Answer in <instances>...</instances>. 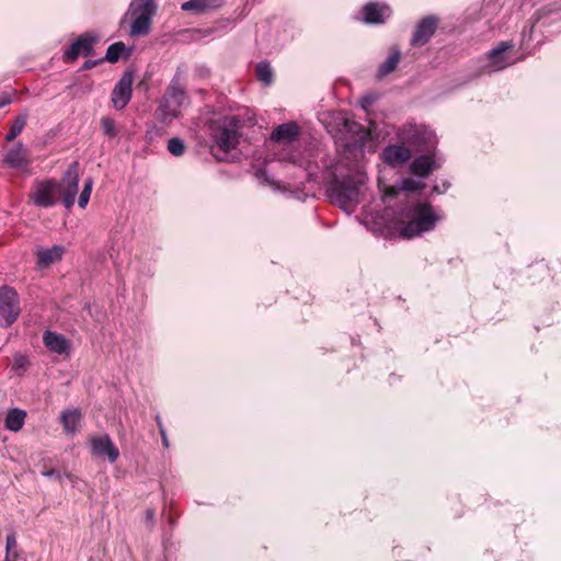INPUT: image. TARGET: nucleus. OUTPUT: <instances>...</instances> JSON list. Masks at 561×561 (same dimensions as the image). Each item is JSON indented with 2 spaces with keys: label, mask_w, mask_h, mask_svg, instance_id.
<instances>
[{
  "label": "nucleus",
  "mask_w": 561,
  "mask_h": 561,
  "mask_svg": "<svg viewBox=\"0 0 561 561\" xmlns=\"http://www.w3.org/2000/svg\"><path fill=\"white\" fill-rule=\"evenodd\" d=\"M442 216L428 203L416 202L407 206L402 211L400 236L412 239L435 229Z\"/></svg>",
  "instance_id": "1"
},
{
  "label": "nucleus",
  "mask_w": 561,
  "mask_h": 561,
  "mask_svg": "<svg viewBox=\"0 0 561 561\" xmlns=\"http://www.w3.org/2000/svg\"><path fill=\"white\" fill-rule=\"evenodd\" d=\"M360 181L353 175L339 176L331 173V180L327 186L330 201L348 214L359 201Z\"/></svg>",
  "instance_id": "2"
},
{
  "label": "nucleus",
  "mask_w": 561,
  "mask_h": 561,
  "mask_svg": "<svg viewBox=\"0 0 561 561\" xmlns=\"http://www.w3.org/2000/svg\"><path fill=\"white\" fill-rule=\"evenodd\" d=\"M241 121L237 116L225 117L222 121L210 125V135L218 148L228 153L239 142Z\"/></svg>",
  "instance_id": "3"
},
{
  "label": "nucleus",
  "mask_w": 561,
  "mask_h": 561,
  "mask_svg": "<svg viewBox=\"0 0 561 561\" xmlns=\"http://www.w3.org/2000/svg\"><path fill=\"white\" fill-rule=\"evenodd\" d=\"M156 11L154 0H133L127 12L133 18L130 35H147L150 32Z\"/></svg>",
  "instance_id": "4"
},
{
  "label": "nucleus",
  "mask_w": 561,
  "mask_h": 561,
  "mask_svg": "<svg viewBox=\"0 0 561 561\" xmlns=\"http://www.w3.org/2000/svg\"><path fill=\"white\" fill-rule=\"evenodd\" d=\"M399 138L419 152L433 153L436 147V136L423 125H407L400 133Z\"/></svg>",
  "instance_id": "5"
},
{
  "label": "nucleus",
  "mask_w": 561,
  "mask_h": 561,
  "mask_svg": "<svg viewBox=\"0 0 561 561\" xmlns=\"http://www.w3.org/2000/svg\"><path fill=\"white\" fill-rule=\"evenodd\" d=\"M186 100V92L181 85L179 78L175 76L163 98L159 104V112L161 114L162 122H171L173 118L179 116V110Z\"/></svg>",
  "instance_id": "6"
},
{
  "label": "nucleus",
  "mask_w": 561,
  "mask_h": 561,
  "mask_svg": "<svg viewBox=\"0 0 561 561\" xmlns=\"http://www.w3.org/2000/svg\"><path fill=\"white\" fill-rule=\"evenodd\" d=\"M59 183L55 179L35 180L30 193L32 203L41 208H50L58 202Z\"/></svg>",
  "instance_id": "7"
},
{
  "label": "nucleus",
  "mask_w": 561,
  "mask_h": 561,
  "mask_svg": "<svg viewBox=\"0 0 561 561\" xmlns=\"http://www.w3.org/2000/svg\"><path fill=\"white\" fill-rule=\"evenodd\" d=\"M19 296L14 288L0 287V327L9 328L20 314Z\"/></svg>",
  "instance_id": "8"
},
{
  "label": "nucleus",
  "mask_w": 561,
  "mask_h": 561,
  "mask_svg": "<svg viewBox=\"0 0 561 561\" xmlns=\"http://www.w3.org/2000/svg\"><path fill=\"white\" fill-rule=\"evenodd\" d=\"M79 163L77 161L72 162L68 169L65 171L62 178L59 183V194L62 199V204L67 209H70L76 201V196L79 191Z\"/></svg>",
  "instance_id": "9"
},
{
  "label": "nucleus",
  "mask_w": 561,
  "mask_h": 561,
  "mask_svg": "<svg viewBox=\"0 0 561 561\" xmlns=\"http://www.w3.org/2000/svg\"><path fill=\"white\" fill-rule=\"evenodd\" d=\"M99 37L90 33L80 35L70 47L64 53V60L66 62H72L77 60L79 55L85 57L93 55V46L98 42Z\"/></svg>",
  "instance_id": "10"
},
{
  "label": "nucleus",
  "mask_w": 561,
  "mask_h": 561,
  "mask_svg": "<svg viewBox=\"0 0 561 561\" xmlns=\"http://www.w3.org/2000/svg\"><path fill=\"white\" fill-rule=\"evenodd\" d=\"M134 76L130 71L124 72L115 84L111 100L116 110H123L131 99Z\"/></svg>",
  "instance_id": "11"
},
{
  "label": "nucleus",
  "mask_w": 561,
  "mask_h": 561,
  "mask_svg": "<svg viewBox=\"0 0 561 561\" xmlns=\"http://www.w3.org/2000/svg\"><path fill=\"white\" fill-rule=\"evenodd\" d=\"M513 48L508 42H501L496 47L488 53V64L485 66L489 72L500 71L512 64L506 53Z\"/></svg>",
  "instance_id": "12"
},
{
  "label": "nucleus",
  "mask_w": 561,
  "mask_h": 561,
  "mask_svg": "<svg viewBox=\"0 0 561 561\" xmlns=\"http://www.w3.org/2000/svg\"><path fill=\"white\" fill-rule=\"evenodd\" d=\"M3 162L12 169L26 171L31 164L28 149L22 142H16L7 151Z\"/></svg>",
  "instance_id": "13"
},
{
  "label": "nucleus",
  "mask_w": 561,
  "mask_h": 561,
  "mask_svg": "<svg viewBox=\"0 0 561 561\" xmlns=\"http://www.w3.org/2000/svg\"><path fill=\"white\" fill-rule=\"evenodd\" d=\"M438 25V19L435 16H426L422 19L416 27L415 31L411 37V45L412 46H423L425 45L431 37L434 35L436 28Z\"/></svg>",
  "instance_id": "14"
},
{
  "label": "nucleus",
  "mask_w": 561,
  "mask_h": 561,
  "mask_svg": "<svg viewBox=\"0 0 561 561\" xmlns=\"http://www.w3.org/2000/svg\"><path fill=\"white\" fill-rule=\"evenodd\" d=\"M363 21L366 24H381L391 15V9L378 2H368L362 9Z\"/></svg>",
  "instance_id": "15"
},
{
  "label": "nucleus",
  "mask_w": 561,
  "mask_h": 561,
  "mask_svg": "<svg viewBox=\"0 0 561 561\" xmlns=\"http://www.w3.org/2000/svg\"><path fill=\"white\" fill-rule=\"evenodd\" d=\"M92 451L98 456H106L110 462H115L119 457L118 448L108 435L94 437L92 439Z\"/></svg>",
  "instance_id": "16"
},
{
  "label": "nucleus",
  "mask_w": 561,
  "mask_h": 561,
  "mask_svg": "<svg viewBox=\"0 0 561 561\" xmlns=\"http://www.w3.org/2000/svg\"><path fill=\"white\" fill-rule=\"evenodd\" d=\"M382 159L388 164H401L410 160L411 150L404 145H389L382 150Z\"/></svg>",
  "instance_id": "17"
},
{
  "label": "nucleus",
  "mask_w": 561,
  "mask_h": 561,
  "mask_svg": "<svg viewBox=\"0 0 561 561\" xmlns=\"http://www.w3.org/2000/svg\"><path fill=\"white\" fill-rule=\"evenodd\" d=\"M43 343L51 353L59 355L67 353L70 347L69 340L62 334L49 330L44 332Z\"/></svg>",
  "instance_id": "18"
},
{
  "label": "nucleus",
  "mask_w": 561,
  "mask_h": 561,
  "mask_svg": "<svg viewBox=\"0 0 561 561\" xmlns=\"http://www.w3.org/2000/svg\"><path fill=\"white\" fill-rule=\"evenodd\" d=\"M299 135V127L296 123H285L277 126L271 134V140L275 142H291Z\"/></svg>",
  "instance_id": "19"
},
{
  "label": "nucleus",
  "mask_w": 561,
  "mask_h": 561,
  "mask_svg": "<svg viewBox=\"0 0 561 561\" xmlns=\"http://www.w3.org/2000/svg\"><path fill=\"white\" fill-rule=\"evenodd\" d=\"M65 248L54 245L50 249H42L37 252V265L41 268L48 267L51 263L61 260Z\"/></svg>",
  "instance_id": "20"
},
{
  "label": "nucleus",
  "mask_w": 561,
  "mask_h": 561,
  "mask_svg": "<svg viewBox=\"0 0 561 561\" xmlns=\"http://www.w3.org/2000/svg\"><path fill=\"white\" fill-rule=\"evenodd\" d=\"M434 168V160L432 158V153H425L416 157L411 165L410 170L414 175H419L425 178L430 174V172Z\"/></svg>",
  "instance_id": "21"
},
{
  "label": "nucleus",
  "mask_w": 561,
  "mask_h": 561,
  "mask_svg": "<svg viewBox=\"0 0 561 561\" xmlns=\"http://www.w3.org/2000/svg\"><path fill=\"white\" fill-rule=\"evenodd\" d=\"M401 59V51L398 47L393 46L390 48L389 56L380 64L377 70L378 78H383L387 75L393 72Z\"/></svg>",
  "instance_id": "22"
},
{
  "label": "nucleus",
  "mask_w": 561,
  "mask_h": 561,
  "mask_svg": "<svg viewBox=\"0 0 561 561\" xmlns=\"http://www.w3.org/2000/svg\"><path fill=\"white\" fill-rule=\"evenodd\" d=\"M26 412L19 408L10 409L4 420V426L11 432H19L25 423Z\"/></svg>",
  "instance_id": "23"
},
{
  "label": "nucleus",
  "mask_w": 561,
  "mask_h": 561,
  "mask_svg": "<svg viewBox=\"0 0 561 561\" xmlns=\"http://www.w3.org/2000/svg\"><path fill=\"white\" fill-rule=\"evenodd\" d=\"M81 413L78 409L66 410L61 413L60 421L67 433L73 434L78 430Z\"/></svg>",
  "instance_id": "24"
},
{
  "label": "nucleus",
  "mask_w": 561,
  "mask_h": 561,
  "mask_svg": "<svg viewBox=\"0 0 561 561\" xmlns=\"http://www.w3.org/2000/svg\"><path fill=\"white\" fill-rule=\"evenodd\" d=\"M28 115L26 112L19 114L10 126L9 133L5 135L7 141H13L24 129Z\"/></svg>",
  "instance_id": "25"
},
{
  "label": "nucleus",
  "mask_w": 561,
  "mask_h": 561,
  "mask_svg": "<svg viewBox=\"0 0 561 561\" xmlns=\"http://www.w3.org/2000/svg\"><path fill=\"white\" fill-rule=\"evenodd\" d=\"M256 78L265 85H270L273 82V69L267 61H260L256 65Z\"/></svg>",
  "instance_id": "26"
},
{
  "label": "nucleus",
  "mask_w": 561,
  "mask_h": 561,
  "mask_svg": "<svg viewBox=\"0 0 561 561\" xmlns=\"http://www.w3.org/2000/svg\"><path fill=\"white\" fill-rule=\"evenodd\" d=\"M181 9L194 14H202L208 11L205 0H188L181 4Z\"/></svg>",
  "instance_id": "27"
},
{
  "label": "nucleus",
  "mask_w": 561,
  "mask_h": 561,
  "mask_svg": "<svg viewBox=\"0 0 561 561\" xmlns=\"http://www.w3.org/2000/svg\"><path fill=\"white\" fill-rule=\"evenodd\" d=\"M126 49V46L123 42H116L112 45L108 46L107 50H106V55H105V58L103 60H107L108 62H116L122 53Z\"/></svg>",
  "instance_id": "28"
},
{
  "label": "nucleus",
  "mask_w": 561,
  "mask_h": 561,
  "mask_svg": "<svg viewBox=\"0 0 561 561\" xmlns=\"http://www.w3.org/2000/svg\"><path fill=\"white\" fill-rule=\"evenodd\" d=\"M92 187H93V179L87 178L84 180L83 190L81 191L79 198H78V205L80 208L87 207L89 199H90L91 192H92Z\"/></svg>",
  "instance_id": "29"
},
{
  "label": "nucleus",
  "mask_w": 561,
  "mask_h": 561,
  "mask_svg": "<svg viewBox=\"0 0 561 561\" xmlns=\"http://www.w3.org/2000/svg\"><path fill=\"white\" fill-rule=\"evenodd\" d=\"M186 146L179 137H173L168 141V150L174 157H181L184 154Z\"/></svg>",
  "instance_id": "30"
},
{
  "label": "nucleus",
  "mask_w": 561,
  "mask_h": 561,
  "mask_svg": "<svg viewBox=\"0 0 561 561\" xmlns=\"http://www.w3.org/2000/svg\"><path fill=\"white\" fill-rule=\"evenodd\" d=\"M101 128L104 135H106L110 138H114L117 135L115 123L110 117H103L101 119Z\"/></svg>",
  "instance_id": "31"
},
{
  "label": "nucleus",
  "mask_w": 561,
  "mask_h": 561,
  "mask_svg": "<svg viewBox=\"0 0 561 561\" xmlns=\"http://www.w3.org/2000/svg\"><path fill=\"white\" fill-rule=\"evenodd\" d=\"M27 365H28V359H27V357L25 355H22V354H15L14 355L12 368L15 371L24 370Z\"/></svg>",
  "instance_id": "32"
},
{
  "label": "nucleus",
  "mask_w": 561,
  "mask_h": 561,
  "mask_svg": "<svg viewBox=\"0 0 561 561\" xmlns=\"http://www.w3.org/2000/svg\"><path fill=\"white\" fill-rule=\"evenodd\" d=\"M422 187V184L413 179H403L401 182V188L404 191L415 192Z\"/></svg>",
  "instance_id": "33"
},
{
  "label": "nucleus",
  "mask_w": 561,
  "mask_h": 561,
  "mask_svg": "<svg viewBox=\"0 0 561 561\" xmlns=\"http://www.w3.org/2000/svg\"><path fill=\"white\" fill-rule=\"evenodd\" d=\"M377 101V95L376 94H367V95H364L362 99H360V105L364 110H367L369 106H371L375 102Z\"/></svg>",
  "instance_id": "34"
},
{
  "label": "nucleus",
  "mask_w": 561,
  "mask_h": 561,
  "mask_svg": "<svg viewBox=\"0 0 561 561\" xmlns=\"http://www.w3.org/2000/svg\"><path fill=\"white\" fill-rule=\"evenodd\" d=\"M16 547V538H15V535L14 534H10L7 536V540H5V550H7V554H9V552L11 551V549L15 548Z\"/></svg>",
  "instance_id": "35"
},
{
  "label": "nucleus",
  "mask_w": 561,
  "mask_h": 561,
  "mask_svg": "<svg viewBox=\"0 0 561 561\" xmlns=\"http://www.w3.org/2000/svg\"><path fill=\"white\" fill-rule=\"evenodd\" d=\"M154 520H156V512L152 508H148L146 511V523L152 527L154 525Z\"/></svg>",
  "instance_id": "36"
},
{
  "label": "nucleus",
  "mask_w": 561,
  "mask_h": 561,
  "mask_svg": "<svg viewBox=\"0 0 561 561\" xmlns=\"http://www.w3.org/2000/svg\"><path fill=\"white\" fill-rule=\"evenodd\" d=\"M208 10L220 8L225 0H205Z\"/></svg>",
  "instance_id": "37"
},
{
  "label": "nucleus",
  "mask_w": 561,
  "mask_h": 561,
  "mask_svg": "<svg viewBox=\"0 0 561 561\" xmlns=\"http://www.w3.org/2000/svg\"><path fill=\"white\" fill-rule=\"evenodd\" d=\"M43 476L49 478V479H57V480H61V474L59 471L55 470V469H50V470H45L43 471Z\"/></svg>",
  "instance_id": "38"
},
{
  "label": "nucleus",
  "mask_w": 561,
  "mask_h": 561,
  "mask_svg": "<svg viewBox=\"0 0 561 561\" xmlns=\"http://www.w3.org/2000/svg\"><path fill=\"white\" fill-rule=\"evenodd\" d=\"M101 61H103V59H99V60H87L83 62L82 67H81V70H90L92 69L93 67H95L98 64H100Z\"/></svg>",
  "instance_id": "39"
},
{
  "label": "nucleus",
  "mask_w": 561,
  "mask_h": 561,
  "mask_svg": "<svg viewBox=\"0 0 561 561\" xmlns=\"http://www.w3.org/2000/svg\"><path fill=\"white\" fill-rule=\"evenodd\" d=\"M11 96L7 93L0 95V108L11 103Z\"/></svg>",
  "instance_id": "40"
},
{
  "label": "nucleus",
  "mask_w": 561,
  "mask_h": 561,
  "mask_svg": "<svg viewBox=\"0 0 561 561\" xmlns=\"http://www.w3.org/2000/svg\"><path fill=\"white\" fill-rule=\"evenodd\" d=\"M159 433L161 435L163 446L169 447V440H168V436H167L164 426H161V431H159Z\"/></svg>",
  "instance_id": "41"
},
{
  "label": "nucleus",
  "mask_w": 561,
  "mask_h": 561,
  "mask_svg": "<svg viewBox=\"0 0 561 561\" xmlns=\"http://www.w3.org/2000/svg\"><path fill=\"white\" fill-rule=\"evenodd\" d=\"M156 422H157V425L159 427V431H161V426H163L162 424V420H161V416L159 414L156 415L154 417Z\"/></svg>",
  "instance_id": "42"
},
{
  "label": "nucleus",
  "mask_w": 561,
  "mask_h": 561,
  "mask_svg": "<svg viewBox=\"0 0 561 561\" xmlns=\"http://www.w3.org/2000/svg\"><path fill=\"white\" fill-rule=\"evenodd\" d=\"M434 191H436V192H437V193H439V194L442 193V192L438 190V187H437V186H434Z\"/></svg>",
  "instance_id": "43"
},
{
  "label": "nucleus",
  "mask_w": 561,
  "mask_h": 561,
  "mask_svg": "<svg viewBox=\"0 0 561 561\" xmlns=\"http://www.w3.org/2000/svg\"><path fill=\"white\" fill-rule=\"evenodd\" d=\"M489 7H490V3H489V2H486V3H485V5H484V10H485L486 8H489Z\"/></svg>",
  "instance_id": "44"
},
{
  "label": "nucleus",
  "mask_w": 561,
  "mask_h": 561,
  "mask_svg": "<svg viewBox=\"0 0 561 561\" xmlns=\"http://www.w3.org/2000/svg\"><path fill=\"white\" fill-rule=\"evenodd\" d=\"M147 137H152L150 131H147Z\"/></svg>",
  "instance_id": "45"
},
{
  "label": "nucleus",
  "mask_w": 561,
  "mask_h": 561,
  "mask_svg": "<svg viewBox=\"0 0 561 561\" xmlns=\"http://www.w3.org/2000/svg\"><path fill=\"white\" fill-rule=\"evenodd\" d=\"M5 561H9L8 558L5 559Z\"/></svg>",
  "instance_id": "46"
}]
</instances>
